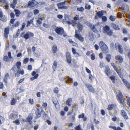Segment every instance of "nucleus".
Masks as SVG:
<instances>
[{
  "label": "nucleus",
  "mask_w": 130,
  "mask_h": 130,
  "mask_svg": "<svg viewBox=\"0 0 130 130\" xmlns=\"http://www.w3.org/2000/svg\"><path fill=\"white\" fill-rule=\"evenodd\" d=\"M111 66L117 72L119 76L121 78L122 81L126 86V87L128 88H130V85L128 81L124 79L123 76L121 72L118 69V67L115 65L113 62L111 63Z\"/></svg>",
  "instance_id": "1"
},
{
  "label": "nucleus",
  "mask_w": 130,
  "mask_h": 130,
  "mask_svg": "<svg viewBox=\"0 0 130 130\" xmlns=\"http://www.w3.org/2000/svg\"><path fill=\"white\" fill-rule=\"evenodd\" d=\"M117 99L121 105H122L123 107L124 106V104L123 102L125 101L124 97L121 92L120 91L118 94L116 95Z\"/></svg>",
  "instance_id": "2"
},
{
  "label": "nucleus",
  "mask_w": 130,
  "mask_h": 130,
  "mask_svg": "<svg viewBox=\"0 0 130 130\" xmlns=\"http://www.w3.org/2000/svg\"><path fill=\"white\" fill-rule=\"evenodd\" d=\"M34 34L29 31H28L25 34L24 32H22L21 35L20 37H22L25 39L27 40L30 37H32L34 36Z\"/></svg>",
  "instance_id": "3"
},
{
  "label": "nucleus",
  "mask_w": 130,
  "mask_h": 130,
  "mask_svg": "<svg viewBox=\"0 0 130 130\" xmlns=\"http://www.w3.org/2000/svg\"><path fill=\"white\" fill-rule=\"evenodd\" d=\"M99 45L102 51L105 54H107L108 52V49L106 45L102 41H101Z\"/></svg>",
  "instance_id": "4"
},
{
  "label": "nucleus",
  "mask_w": 130,
  "mask_h": 130,
  "mask_svg": "<svg viewBox=\"0 0 130 130\" xmlns=\"http://www.w3.org/2000/svg\"><path fill=\"white\" fill-rule=\"evenodd\" d=\"M66 1L63 2H60L57 4V6L58 7V8L59 9H68V7L67 6H65Z\"/></svg>",
  "instance_id": "5"
},
{
  "label": "nucleus",
  "mask_w": 130,
  "mask_h": 130,
  "mask_svg": "<svg viewBox=\"0 0 130 130\" xmlns=\"http://www.w3.org/2000/svg\"><path fill=\"white\" fill-rule=\"evenodd\" d=\"M104 31L106 32L107 34L109 36H111L113 35V32L110 29V27L108 25H106L103 28Z\"/></svg>",
  "instance_id": "6"
},
{
  "label": "nucleus",
  "mask_w": 130,
  "mask_h": 130,
  "mask_svg": "<svg viewBox=\"0 0 130 130\" xmlns=\"http://www.w3.org/2000/svg\"><path fill=\"white\" fill-rule=\"evenodd\" d=\"M106 11L104 10H102L100 11L97 12L94 17L95 19H98V17L100 18H101L104 14H106Z\"/></svg>",
  "instance_id": "7"
},
{
  "label": "nucleus",
  "mask_w": 130,
  "mask_h": 130,
  "mask_svg": "<svg viewBox=\"0 0 130 130\" xmlns=\"http://www.w3.org/2000/svg\"><path fill=\"white\" fill-rule=\"evenodd\" d=\"M115 47L116 49H118L119 52L121 54H122L124 53L122 46L118 43H116L115 44Z\"/></svg>",
  "instance_id": "8"
},
{
  "label": "nucleus",
  "mask_w": 130,
  "mask_h": 130,
  "mask_svg": "<svg viewBox=\"0 0 130 130\" xmlns=\"http://www.w3.org/2000/svg\"><path fill=\"white\" fill-rule=\"evenodd\" d=\"M56 32L58 35H62L64 33V31L62 27H57L55 30Z\"/></svg>",
  "instance_id": "9"
},
{
  "label": "nucleus",
  "mask_w": 130,
  "mask_h": 130,
  "mask_svg": "<svg viewBox=\"0 0 130 130\" xmlns=\"http://www.w3.org/2000/svg\"><path fill=\"white\" fill-rule=\"evenodd\" d=\"M78 31L76 30L75 33V34L74 37L77 39L79 40L81 42H83L84 41V37H82L80 34H78Z\"/></svg>",
  "instance_id": "10"
},
{
  "label": "nucleus",
  "mask_w": 130,
  "mask_h": 130,
  "mask_svg": "<svg viewBox=\"0 0 130 130\" xmlns=\"http://www.w3.org/2000/svg\"><path fill=\"white\" fill-rule=\"evenodd\" d=\"M4 36L7 40L8 39V35L9 32V27H7L4 28Z\"/></svg>",
  "instance_id": "11"
},
{
  "label": "nucleus",
  "mask_w": 130,
  "mask_h": 130,
  "mask_svg": "<svg viewBox=\"0 0 130 130\" xmlns=\"http://www.w3.org/2000/svg\"><path fill=\"white\" fill-rule=\"evenodd\" d=\"M66 58L67 62L69 64H70L71 62V57L70 53L68 52H67L66 54Z\"/></svg>",
  "instance_id": "12"
},
{
  "label": "nucleus",
  "mask_w": 130,
  "mask_h": 130,
  "mask_svg": "<svg viewBox=\"0 0 130 130\" xmlns=\"http://www.w3.org/2000/svg\"><path fill=\"white\" fill-rule=\"evenodd\" d=\"M33 119L32 115L30 114L28 117L26 118L25 121L26 122H28L30 125H31L32 124V121Z\"/></svg>",
  "instance_id": "13"
},
{
  "label": "nucleus",
  "mask_w": 130,
  "mask_h": 130,
  "mask_svg": "<svg viewBox=\"0 0 130 130\" xmlns=\"http://www.w3.org/2000/svg\"><path fill=\"white\" fill-rule=\"evenodd\" d=\"M85 86L88 88L89 91L93 93H94L95 90L92 86L90 84H85Z\"/></svg>",
  "instance_id": "14"
},
{
  "label": "nucleus",
  "mask_w": 130,
  "mask_h": 130,
  "mask_svg": "<svg viewBox=\"0 0 130 130\" xmlns=\"http://www.w3.org/2000/svg\"><path fill=\"white\" fill-rule=\"evenodd\" d=\"M42 110L41 108H37V110L35 112L36 114V118H38L40 117Z\"/></svg>",
  "instance_id": "15"
},
{
  "label": "nucleus",
  "mask_w": 130,
  "mask_h": 130,
  "mask_svg": "<svg viewBox=\"0 0 130 130\" xmlns=\"http://www.w3.org/2000/svg\"><path fill=\"white\" fill-rule=\"evenodd\" d=\"M31 75L32 76H34V77H31L30 79L31 80H33L34 79H37L39 76V74H36V72L34 71L31 73Z\"/></svg>",
  "instance_id": "16"
},
{
  "label": "nucleus",
  "mask_w": 130,
  "mask_h": 130,
  "mask_svg": "<svg viewBox=\"0 0 130 130\" xmlns=\"http://www.w3.org/2000/svg\"><path fill=\"white\" fill-rule=\"evenodd\" d=\"M77 27L78 28V31L79 32H82L83 28V26L80 22H78L77 23Z\"/></svg>",
  "instance_id": "17"
},
{
  "label": "nucleus",
  "mask_w": 130,
  "mask_h": 130,
  "mask_svg": "<svg viewBox=\"0 0 130 130\" xmlns=\"http://www.w3.org/2000/svg\"><path fill=\"white\" fill-rule=\"evenodd\" d=\"M121 115L125 119L127 120L128 118V117L127 114L126 112L123 110H122L121 111Z\"/></svg>",
  "instance_id": "18"
},
{
  "label": "nucleus",
  "mask_w": 130,
  "mask_h": 130,
  "mask_svg": "<svg viewBox=\"0 0 130 130\" xmlns=\"http://www.w3.org/2000/svg\"><path fill=\"white\" fill-rule=\"evenodd\" d=\"M105 74L108 76H109L110 75L111 73V71L109 68L107 66H106L105 67Z\"/></svg>",
  "instance_id": "19"
},
{
  "label": "nucleus",
  "mask_w": 130,
  "mask_h": 130,
  "mask_svg": "<svg viewBox=\"0 0 130 130\" xmlns=\"http://www.w3.org/2000/svg\"><path fill=\"white\" fill-rule=\"evenodd\" d=\"M66 23L69 25L71 24L72 26L73 27L75 26L77 24V23L75 21H74V20H72L71 22L69 21H66Z\"/></svg>",
  "instance_id": "20"
},
{
  "label": "nucleus",
  "mask_w": 130,
  "mask_h": 130,
  "mask_svg": "<svg viewBox=\"0 0 130 130\" xmlns=\"http://www.w3.org/2000/svg\"><path fill=\"white\" fill-rule=\"evenodd\" d=\"M0 18H1L2 21L3 22H5L7 20V18L5 15H3V13H0Z\"/></svg>",
  "instance_id": "21"
},
{
  "label": "nucleus",
  "mask_w": 130,
  "mask_h": 130,
  "mask_svg": "<svg viewBox=\"0 0 130 130\" xmlns=\"http://www.w3.org/2000/svg\"><path fill=\"white\" fill-rule=\"evenodd\" d=\"M115 58L116 60H118L120 63H122L123 61V58L121 56L117 55L115 56Z\"/></svg>",
  "instance_id": "22"
},
{
  "label": "nucleus",
  "mask_w": 130,
  "mask_h": 130,
  "mask_svg": "<svg viewBox=\"0 0 130 130\" xmlns=\"http://www.w3.org/2000/svg\"><path fill=\"white\" fill-rule=\"evenodd\" d=\"M52 50L53 53L54 54L56 53L58 51L57 46L56 45H54L52 47Z\"/></svg>",
  "instance_id": "23"
},
{
  "label": "nucleus",
  "mask_w": 130,
  "mask_h": 130,
  "mask_svg": "<svg viewBox=\"0 0 130 130\" xmlns=\"http://www.w3.org/2000/svg\"><path fill=\"white\" fill-rule=\"evenodd\" d=\"M112 27L115 30H120V28L119 27L118 25L114 23L111 24Z\"/></svg>",
  "instance_id": "24"
},
{
  "label": "nucleus",
  "mask_w": 130,
  "mask_h": 130,
  "mask_svg": "<svg viewBox=\"0 0 130 130\" xmlns=\"http://www.w3.org/2000/svg\"><path fill=\"white\" fill-rule=\"evenodd\" d=\"M3 3L6 7H8L9 4L6 0H0V3Z\"/></svg>",
  "instance_id": "25"
},
{
  "label": "nucleus",
  "mask_w": 130,
  "mask_h": 130,
  "mask_svg": "<svg viewBox=\"0 0 130 130\" xmlns=\"http://www.w3.org/2000/svg\"><path fill=\"white\" fill-rule=\"evenodd\" d=\"M36 4L34 2L32 1H29L28 3V6L31 7H33L35 6Z\"/></svg>",
  "instance_id": "26"
},
{
  "label": "nucleus",
  "mask_w": 130,
  "mask_h": 130,
  "mask_svg": "<svg viewBox=\"0 0 130 130\" xmlns=\"http://www.w3.org/2000/svg\"><path fill=\"white\" fill-rule=\"evenodd\" d=\"M109 127L110 128L113 129L114 130H122V129L119 126L117 127H116L115 126H109Z\"/></svg>",
  "instance_id": "27"
},
{
  "label": "nucleus",
  "mask_w": 130,
  "mask_h": 130,
  "mask_svg": "<svg viewBox=\"0 0 130 130\" xmlns=\"http://www.w3.org/2000/svg\"><path fill=\"white\" fill-rule=\"evenodd\" d=\"M115 105L113 104H109L108 106L107 109L109 110H112L115 107Z\"/></svg>",
  "instance_id": "28"
},
{
  "label": "nucleus",
  "mask_w": 130,
  "mask_h": 130,
  "mask_svg": "<svg viewBox=\"0 0 130 130\" xmlns=\"http://www.w3.org/2000/svg\"><path fill=\"white\" fill-rule=\"evenodd\" d=\"M105 59L108 62H110V60L111 59V55L109 54H107L106 55V57Z\"/></svg>",
  "instance_id": "29"
},
{
  "label": "nucleus",
  "mask_w": 130,
  "mask_h": 130,
  "mask_svg": "<svg viewBox=\"0 0 130 130\" xmlns=\"http://www.w3.org/2000/svg\"><path fill=\"white\" fill-rule=\"evenodd\" d=\"M72 99L71 98L68 99L66 101V103L69 106H70L71 105V103L72 101Z\"/></svg>",
  "instance_id": "30"
},
{
  "label": "nucleus",
  "mask_w": 130,
  "mask_h": 130,
  "mask_svg": "<svg viewBox=\"0 0 130 130\" xmlns=\"http://www.w3.org/2000/svg\"><path fill=\"white\" fill-rule=\"evenodd\" d=\"M17 0H13L12 4L10 5L11 7L13 9H14L15 7V5L17 4Z\"/></svg>",
  "instance_id": "31"
},
{
  "label": "nucleus",
  "mask_w": 130,
  "mask_h": 130,
  "mask_svg": "<svg viewBox=\"0 0 130 130\" xmlns=\"http://www.w3.org/2000/svg\"><path fill=\"white\" fill-rule=\"evenodd\" d=\"M113 83L115 84V81L116 77L114 75H112L109 77Z\"/></svg>",
  "instance_id": "32"
},
{
  "label": "nucleus",
  "mask_w": 130,
  "mask_h": 130,
  "mask_svg": "<svg viewBox=\"0 0 130 130\" xmlns=\"http://www.w3.org/2000/svg\"><path fill=\"white\" fill-rule=\"evenodd\" d=\"M21 63L20 61H17L16 63V66L17 68L19 69H20V67L21 66Z\"/></svg>",
  "instance_id": "33"
},
{
  "label": "nucleus",
  "mask_w": 130,
  "mask_h": 130,
  "mask_svg": "<svg viewBox=\"0 0 130 130\" xmlns=\"http://www.w3.org/2000/svg\"><path fill=\"white\" fill-rule=\"evenodd\" d=\"M14 11L15 13V14L16 16L18 17L21 14V12L18 9H15Z\"/></svg>",
  "instance_id": "34"
},
{
  "label": "nucleus",
  "mask_w": 130,
  "mask_h": 130,
  "mask_svg": "<svg viewBox=\"0 0 130 130\" xmlns=\"http://www.w3.org/2000/svg\"><path fill=\"white\" fill-rule=\"evenodd\" d=\"M72 53L73 54L75 55L76 54V55H77V57H79L80 56L79 54L78 53L76 52V50L74 48H72Z\"/></svg>",
  "instance_id": "35"
},
{
  "label": "nucleus",
  "mask_w": 130,
  "mask_h": 130,
  "mask_svg": "<svg viewBox=\"0 0 130 130\" xmlns=\"http://www.w3.org/2000/svg\"><path fill=\"white\" fill-rule=\"evenodd\" d=\"M68 41L73 46H76L77 45V43L73 41L71 39H70L68 40Z\"/></svg>",
  "instance_id": "36"
},
{
  "label": "nucleus",
  "mask_w": 130,
  "mask_h": 130,
  "mask_svg": "<svg viewBox=\"0 0 130 130\" xmlns=\"http://www.w3.org/2000/svg\"><path fill=\"white\" fill-rule=\"evenodd\" d=\"M89 27L93 32H95L96 31V30L95 28L94 25L92 26V24H90L89 25Z\"/></svg>",
  "instance_id": "37"
},
{
  "label": "nucleus",
  "mask_w": 130,
  "mask_h": 130,
  "mask_svg": "<svg viewBox=\"0 0 130 130\" xmlns=\"http://www.w3.org/2000/svg\"><path fill=\"white\" fill-rule=\"evenodd\" d=\"M57 62L56 61H54L53 66V69L55 70L57 68Z\"/></svg>",
  "instance_id": "38"
},
{
  "label": "nucleus",
  "mask_w": 130,
  "mask_h": 130,
  "mask_svg": "<svg viewBox=\"0 0 130 130\" xmlns=\"http://www.w3.org/2000/svg\"><path fill=\"white\" fill-rule=\"evenodd\" d=\"M9 58L7 56H4L3 58L4 61L8 62L10 61Z\"/></svg>",
  "instance_id": "39"
},
{
  "label": "nucleus",
  "mask_w": 130,
  "mask_h": 130,
  "mask_svg": "<svg viewBox=\"0 0 130 130\" xmlns=\"http://www.w3.org/2000/svg\"><path fill=\"white\" fill-rule=\"evenodd\" d=\"M91 8V6L90 5H88L87 3H86L85 4V9L89 10Z\"/></svg>",
  "instance_id": "40"
},
{
  "label": "nucleus",
  "mask_w": 130,
  "mask_h": 130,
  "mask_svg": "<svg viewBox=\"0 0 130 130\" xmlns=\"http://www.w3.org/2000/svg\"><path fill=\"white\" fill-rule=\"evenodd\" d=\"M15 115L13 113H11L9 116V119L13 120L14 119Z\"/></svg>",
  "instance_id": "41"
},
{
  "label": "nucleus",
  "mask_w": 130,
  "mask_h": 130,
  "mask_svg": "<svg viewBox=\"0 0 130 130\" xmlns=\"http://www.w3.org/2000/svg\"><path fill=\"white\" fill-rule=\"evenodd\" d=\"M116 19L115 16H112V15H110L109 17V19L110 21H115Z\"/></svg>",
  "instance_id": "42"
},
{
  "label": "nucleus",
  "mask_w": 130,
  "mask_h": 130,
  "mask_svg": "<svg viewBox=\"0 0 130 130\" xmlns=\"http://www.w3.org/2000/svg\"><path fill=\"white\" fill-rule=\"evenodd\" d=\"M20 23L19 21H17L16 23L12 25L13 27H17L19 25Z\"/></svg>",
  "instance_id": "43"
},
{
  "label": "nucleus",
  "mask_w": 130,
  "mask_h": 130,
  "mask_svg": "<svg viewBox=\"0 0 130 130\" xmlns=\"http://www.w3.org/2000/svg\"><path fill=\"white\" fill-rule=\"evenodd\" d=\"M16 102L17 101L14 98H13L11 100V104L12 105H14Z\"/></svg>",
  "instance_id": "44"
},
{
  "label": "nucleus",
  "mask_w": 130,
  "mask_h": 130,
  "mask_svg": "<svg viewBox=\"0 0 130 130\" xmlns=\"http://www.w3.org/2000/svg\"><path fill=\"white\" fill-rule=\"evenodd\" d=\"M43 19L42 17L39 18L37 21V23L39 24H41L42 23V21L43 20Z\"/></svg>",
  "instance_id": "45"
},
{
  "label": "nucleus",
  "mask_w": 130,
  "mask_h": 130,
  "mask_svg": "<svg viewBox=\"0 0 130 130\" xmlns=\"http://www.w3.org/2000/svg\"><path fill=\"white\" fill-rule=\"evenodd\" d=\"M5 121V119L3 117L0 116V124L3 123Z\"/></svg>",
  "instance_id": "46"
},
{
  "label": "nucleus",
  "mask_w": 130,
  "mask_h": 130,
  "mask_svg": "<svg viewBox=\"0 0 130 130\" xmlns=\"http://www.w3.org/2000/svg\"><path fill=\"white\" fill-rule=\"evenodd\" d=\"M77 10L80 12H83L84 10V8L83 7H78L77 8Z\"/></svg>",
  "instance_id": "47"
},
{
  "label": "nucleus",
  "mask_w": 130,
  "mask_h": 130,
  "mask_svg": "<svg viewBox=\"0 0 130 130\" xmlns=\"http://www.w3.org/2000/svg\"><path fill=\"white\" fill-rule=\"evenodd\" d=\"M28 100L29 103L31 105H32L34 104V101L33 99L30 98Z\"/></svg>",
  "instance_id": "48"
},
{
  "label": "nucleus",
  "mask_w": 130,
  "mask_h": 130,
  "mask_svg": "<svg viewBox=\"0 0 130 130\" xmlns=\"http://www.w3.org/2000/svg\"><path fill=\"white\" fill-rule=\"evenodd\" d=\"M59 90L58 88L56 87L54 88V92L55 93L58 94L59 92Z\"/></svg>",
  "instance_id": "49"
},
{
  "label": "nucleus",
  "mask_w": 130,
  "mask_h": 130,
  "mask_svg": "<svg viewBox=\"0 0 130 130\" xmlns=\"http://www.w3.org/2000/svg\"><path fill=\"white\" fill-rule=\"evenodd\" d=\"M101 18L102 20L103 21L106 22L107 21V18L105 16H102Z\"/></svg>",
  "instance_id": "50"
},
{
  "label": "nucleus",
  "mask_w": 130,
  "mask_h": 130,
  "mask_svg": "<svg viewBox=\"0 0 130 130\" xmlns=\"http://www.w3.org/2000/svg\"><path fill=\"white\" fill-rule=\"evenodd\" d=\"M13 123H14L17 124V125H19L20 124V122L19 121L18 119L16 120H15L13 121Z\"/></svg>",
  "instance_id": "51"
},
{
  "label": "nucleus",
  "mask_w": 130,
  "mask_h": 130,
  "mask_svg": "<svg viewBox=\"0 0 130 130\" xmlns=\"http://www.w3.org/2000/svg\"><path fill=\"white\" fill-rule=\"evenodd\" d=\"M79 19V15H76L74 18V21H75L76 22V21L78 20Z\"/></svg>",
  "instance_id": "52"
},
{
  "label": "nucleus",
  "mask_w": 130,
  "mask_h": 130,
  "mask_svg": "<svg viewBox=\"0 0 130 130\" xmlns=\"http://www.w3.org/2000/svg\"><path fill=\"white\" fill-rule=\"evenodd\" d=\"M29 61V58H26L24 59L23 62L24 64L26 63Z\"/></svg>",
  "instance_id": "53"
},
{
  "label": "nucleus",
  "mask_w": 130,
  "mask_h": 130,
  "mask_svg": "<svg viewBox=\"0 0 130 130\" xmlns=\"http://www.w3.org/2000/svg\"><path fill=\"white\" fill-rule=\"evenodd\" d=\"M91 58L92 60H94L95 59V56L94 53H92L91 55Z\"/></svg>",
  "instance_id": "54"
},
{
  "label": "nucleus",
  "mask_w": 130,
  "mask_h": 130,
  "mask_svg": "<svg viewBox=\"0 0 130 130\" xmlns=\"http://www.w3.org/2000/svg\"><path fill=\"white\" fill-rule=\"evenodd\" d=\"M20 75V71L18 70L17 71L16 73H15V77H18Z\"/></svg>",
  "instance_id": "55"
},
{
  "label": "nucleus",
  "mask_w": 130,
  "mask_h": 130,
  "mask_svg": "<svg viewBox=\"0 0 130 130\" xmlns=\"http://www.w3.org/2000/svg\"><path fill=\"white\" fill-rule=\"evenodd\" d=\"M85 115L84 113H82L81 115H79L78 116V118L79 119L81 118H83L84 117Z\"/></svg>",
  "instance_id": "56"
},
{
  "label": "nucleus",
  "mask_w": 130,
  "mask_h": 130,
  "mask_svg": "<svg viewBox=\"0 0 130 130\" xmlns=\"http://www.w3.org/2000/svg\"><path fill=\"white\" fill-rule=\"evenodd\" d=\"M89 37L92 38L94 37V35L92 32H90L89 33Z\"/></svg>",
  "instance_id": "57"
},
{
  "label": "nucleus",
  "mask_w": 130,
  "mask_h": 130,
  "mask_svg": "<svg viewBox=\"0 0 130 130\" xmlns=\"http://www.w3.org/2000/svg\"><path fill=\"white\" fill-rule=\"evenodd\" d=\"M39 12V11L38 9H35L34 11V14L36 15L38 14Z\"/></svg>",
  "instance_id": "58"
},
{
  "label": "nucleus",
  "mask_w": 130,
  "mask_h": 130,
  "mask_svg": "<svg viewBox=\"0 0 130 130\" xmlns=\"http://www.w3.org/2000/svg\"><path fill=\"white\" fill-rule=\"evenodd\" d=\"M33 23V20H31L30 21H28L27 22V26H28L30 25L31 23Z\"/></svg>",
  "instance_id": "59"
},
{
  "label": "nucleus",
  "mask_w": 130,
  "mask_h": 130,
  "mask_svg": "<svg viewBox=\"0 0 130 130\" xmlns=\"http://www.w3.org/2000/svg\"><path fill=\"white\" fill-rule=\"evenodd\" d=\"M25 23H23L22 24V27L20 29L21 30H23L24 27H25Z\"/></svg>",
  "instance_id": "60"
},
{
  "label": "nucleus",
  "mask_w": 130,
  "mask_h": 130,
  "mask_svg": "<svg viewBox=\"0 0 130 130\" xmlns=\"http://www.w3.org/2000/svg\"><path fill=\"white\" fill-rule=\"evenodd\" d=\"M127 103L128 105L130 107V97H128L127 98Z\"/></svg>",
  "instance_id": "61"
},
{
  "label": "nucleus",
  "mask_w": 130,
  "mask_h": 130,
  "mask_svg": "<svg viewBox=\"0 0 130 130\" xmlns=\"http://www.w3.org/2000/svg\"><path fill=\"white\" fill-rule=\"evenodd\" d=\"M27 69L29 70H31L32 69V66L31 65H29L28 66Z\"/></svg>",
  "instance_id": "62"
},
{
  "label": "nucleus",
  "mask_w": 130,
  "mask_h": 130,
  "mask_svg": "<svg viewBox=\"0 0 130 130\" xmlns=\"http://www.w3.org/2000/svg\"><path fill=\"white\" fill-rule=\"evenodd\" d=\"M47 106V104L46 103H43L42 104V106L44 108H46Z\"/></svg>",
  "instance_id": "63"
},
{
  "label": "nucleus",
  "mask_w": 130,
  "mask_h": 130,
  "mask_svg": "<svg viewBox=\"0 0 130 130\" xmlns=\"http://www.w3.org/2000/svg\"><path fill=\"white\" fill-rule=\"evenodd\" d=\"M75 130H81L79 125L76 126L75 128Z\"/></svg>",
  "instance_id": "64"
}]
</instances>
